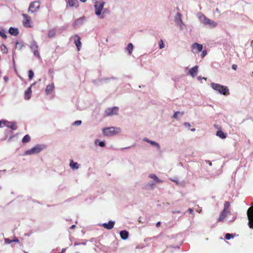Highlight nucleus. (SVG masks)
I'll return each mask as SVG.
<instances>
[{"instance_id": "38", "label": "nucleus", "mask_w": 253, "mask_h": 253, "mask_svg": "<svg viewBox=\"0 0 253 253\" xmlns=\"http://www.w3.org/2000/svg\"><path fill=\"white\" fill-rule=\"evenodd\" d=\"M234 237V235L231 233H226L225 235V239L226 240H230Z\"/></svg>"}, {"instance_id": "35", "label": "nucleus", "mask_w": 253, "mask_h": 253, "mask_svg": "<svg viewBox=\"0 0 253 253\" xmlns=\"http://www.w3.org/2000/svg\"><path fill=\"white\" fill-rule=\"evenodd\" d=\"M0 49L3 53L6 54L8 52V49L6 46L4 44H2L1 45Z\"/></svg>"}, {"instance_id": "37", "label": "nucleus", "mask_w": 253, "mask_h": 253, "mask_svg": "<svg viewBox=\"0 0 253 253\" xmlns=\"http://www.w3.org/2000/svg\"><path fill=\"white\" fill-rule=\"evenodd\" d=\"M0 36L4 39H6L7 38V35L5 34V31L4 29L0 30Z\"/></svg>"}, {"instance_id": "22", "label": "nucleus", "mask_w": 253, "mask_h": 253, "mask_svg": "<svg viewBox=\"0 0 253 253\" xmlns=\"http://www.w3.org/2000/svg\"><path fill=\"white\" fill-rule=\"evenodd\" d=\"M54 85L53 84H48L46 86L45 88V92L47 94L50 93L53 90Z\"/></svg>"}, {"instance_id": "56", "label": "nucleus", "mask_w": 253, "mask_h": 253, "mask_svg": "<svg viewBox=\"0 0 253 253\" xmlns=\"http://www.w3.org/2000/svg\"><path fill=\"white\" fill-rule=\"evenodd\" d=\"M188 211L191 214H194V210L192 209H189Z\"/></svg>"}, {"instance_id": "46", "label": "nucleus", "mask_w": 253, "mask_h": 253, "mask_svg": "<svg viewBox=\"0 0 253 253\" xmlns=\"http://www.w3.org/2000/svg\"><path fill=\"white\" fill-rule=\"evenodd\" d=\"M7 123L6 120H1L0 121V127H1V125L3 124L5 126V124Z\"/></svg>"}, {"instance_id": "23", "label": "nucleus", "mask_w": 253, "mask_h": 253, "mask_svg": "<svg viewBox=\"0 0 253 253\" xmlns=\"http://www.w3.org/2000/svg\"><path fill=\"white\" fill-rule=\"evenodd\" d=\"M30 47L32 51L38 50L39 46L35 41H33L30 45Z\"/></svg>"}, {"instance_id": "57", "label": "nucleus", "mask_w": 253, "mask_h": 253, "mask_svg": "<svg viewBox=\"0 0 253 253\" xmlns=\"http://www.w3.org/2000/svg\"><path fill=\"white\" fill-rule=\"evenodd\" d=\"M175 213H181V212L179 211H172V213L174 214Z\"/></svg>"}, {"instance_id": "20", "label": "nucleus", "mask_w": 253, "mask_h": 253, "mask_svg": "<svg viewBox=\"0 0 253 253\" xmlns=\"http://www.w3.org/2000/svg\"><path fill=\"white\" fill-rule=\"evenodd\" d=\"M216 135L221 139H225L227 137V134L220 129L217 131Z\"/></svg>"}, {"instance_id": "62", "label": "nucleus", "mask_w": 253, "mask_h": 253, "mask_svg": "<svg viewBox=\"0 0 253 253\" xmlns=\"http://www.w3.org/2000/svg\"><path fill=\"white\" fill-rule=\"evenodd\" d=\"M22 16H23V17L24 18V19L26 18L27 17H29V16H28L27 14H22Z\"/></svg>"}, {"instance_id": "1", "label": "nucleus", "mask_w": 253, "mask_h": 253, "mask_svg": "<svg viewBox=\"0 0 253 253\" xmlns=\"http://www.w3.org/2000/svg\"><path fill=\"white\" fill-rule=\"evenodd\" d=\"M211 85L214 90L217 91L221 94L225 96L229 94V90L227 86L214 83H212Z\"/></svg>"}, {"instance_id": "43", "label": "nucleus", "mask_w": 253, "mask_h": 253, "mask_svg": "<svg viewBox=\"0 0 253 253\" xmlns=\"http://www.w3.org/2000/svg\"><path fill=\"white\" fill-rule=\"evenodd\" d=\"M15 54V51L13 50V51H12V63H13V66L14 68L15 67V62L14 60Z\"/></svg>"}, {"instance_id": "48", "label": "nucleus", "mask_w": 253, "mask_h": 253, "mask_svg": "<svg viewBox=\"0 0 253 253\" xmlns=\"http://www.w3.org/2000/svg\"><path fill=\"white\" fill-rule=\"evenodd\" d=\"M86 244V243L85 242H82V243H77V242H75L74 243V246H78V245H85Z\"/></svg>"}, {"instance_id": "16", "label": "nucleus", "mask_w": 253, "mask_h": 253, "mask_svg": "<svg viewBox=\"0 0 253 253\" xmlns=\"http://www.w3.org/2000/svg\"><path fill=\"white\" fill-rule=\"evenodd\" d=\"M229 212L226 211H222L220 214L219 217L218 218L217 221L218 222H223L224 221V219L227 216L228 213Z\"/></svg>"}, {"instance_id": "3", "label": "nucleus", "mask_w": 253, "mask_h": 253, "mask_svg": "<svg viewBox=\"0 0 253 253\" xmlns=\"http://www.w3.org/2000/svg\"><path fill=\"white\" fill-rule=\"evenodd\" d=\"M121 129L120 127L110 126L103 128V133L107 136H113L121 132Z\"/></svg>"}, {"instance_id": "10", "label": "nucleus", "mask_w": 253, "mask_h": 253, "mask_svg": "<svg viewBox=\"0 0 253 253\" xmlns=\"http://www.w3.org/2000/svg\"><path fill=\"white\" fill-rule=\"evenodd\" d=\"M85 20V17L83 16L77 19H76L73 23V26L76 27V26H81L83 24Z\"/></svg>"}, {"instance_id": "15", "label": "nucleus", "mask_w": 253, "mask_h": 253, "mask_svg": "<svg viewBox=\"0 0 253 253\" xmlns=\"http://www.w3.org/2000/svg\"><path fill=\"white\" fill-rule=\"evenodd\" d=\"M5 126L13 130H15L17 128V126H16V124L15 122H8L7 121V123L5 124Z\"/></svg>"}, {"instance_id": "51", "label": "nucleus", "mask_w": 253, "mask_h": 253, "mask_svg": "<svg viewBox=\"0 0 253 253\" xmlns=\"http://www.w3.org/2000/svg\"><path fill=\"white\" fill-rule=\"evenodd\" d=\"M197 79H198V80L199 81H201V80H203V79H204V80H207V78H205V77H201V76H199V77H197Z\"/></svg>"}, {"instance_id": "34", "label": "nucleus", "mask_w": 253, "mask_h": 253, "mask_svg": "<svg viewBox=\"0 0 253 253\" xmlns=\"http://www.w3.org/2000/svg\"><path fill=\"white\" fill-rule=\"evenodd\" d=\"M110 79H113V80H116L117 79L116 78L114 77H111L110 78H102L101 79H99L98 80V82H102V81H104L106 83H108V81L110 80Z\"/></svg>"}, {"instance_id": "33", "label": "nucleus", "mask_w": 253, "mask_h": 253, "mask_svg": "<svg viewBox=\"0 0 253 253\" xmlns=\"http://www.w3.org/2000/svg\"><path fill=\"white\" fill-rule=\"evenodd\" d=\"M183 114H184L183 112H180L179 111H177L174 113V114H173V115L172 116V118H174V119H178V115H180V116H182Z\"/></svg>"}, {"instance_id": "27", "label": "nucleus", "mask_w": 253, "mask_h": 253, "mask_svg": "<svg viewBox=\"0 0 253 253\" xmlns=\"http://www.w3.org/2000/svg\"><path fill=\"white\" fill-rule=\"evenodd\" d=\"M79 164L77 162H74L73 160H71L70 163V167L72 169H78L79 168Z\"/></svg>"}, {"instance_id": "25", "label": "nucleus", "mask_w": 253, "mask_h": 253, "mask_svg": "<svg viewBox=\"0 0 253 253\" xmlns=\"http://www.w3.org/2000/svg\"><path fill=\"white\" fill-rule=\"evenodd\" d=\"M133 45L132 43H129L127 44V46L126 47V50L128 51V55H130L132 53V50L133 49Z\"/></svg>"}, {"instance_id": "52", "label": "nucleus", "mask_w": 253, "mask_h": 253, "mask_svg": "<svg viewBox=\"0 0 253 253\" xmlns=\"http://www.w3.org/2000/svg\"><path fill=\"white\" fill-rule=\"evenodd\" d=\"M232 68L234 70H236L237 69V65L236 64H233L232 66Z\"/></svg>"}, {"instance_id": "54", "label": "nucleus", "mask_w": 253, "mask_h": 253, "mask_svg": "<svg viewBox=\"0 0 253 253\" xmlns=\"http://www.w3.org/2000/svg\"><path fill=\"white\" fill-rule=\"evenodd\" d=\"M3 79L5 82H7L8 81L9 78L7 76H5L4 77Z\"/></svg>"}, {"instance_id": "63", "label": "nucleus", "mask_w": 253, "mask_h": 253, "mask_svg": "<svg viewBox=\"0 0 253 253\" xmlns=\"http://www.w3.org/2000/svg\"><path fill=\"white\" fill-rule=\"evenodd\" d=\"M75 227H76V225H72L70 227V229H74Z\"/></svg>"}, {"instance_id": "28", "label": "nucleus", "mask_w": 253, "mask_h": 253, "mask_svg": "<svg viewBox=\"0 0 253 253\" xmlns=\"http://www.w3.org/2000/svg\"><path fill=\"white\" fill-rule=\"evenodd\" d=\"M30 17H27L26 18L24 19V20L23 21V25L25 27H31V25H30Z\"/></svg>"}, {"instance_id": "44", "label": "nucleus", "mask_w": 253, "mask_h": 253, "mask_svg": "<svg viewBox=\"0 0 253 253\" xmlns=\"http://www.w3.org/2000/svg\"><path fill=\"white\" fill-rule=\"evenodd\" d=\"M4 242L5 244H10L12 242V240H10L9 238H5Z\"/></svg>"}, {"instance_id": "26", "label": "nucleus", "mask_w": 253, "mask_h": 253, "mask_svg": "<svg viewBox=\"0 0 253 253\" xmlns=\"http://www.w3.org/2000/svg\"><path fill=\"white\" fill-rule=\"evenodd\" d=\"M56 33V30L55 29H51L48 31L47 36L49 38H53L55 35Z\"/></svg>"}, {"instance_id": "12", "label": "nucleus", "mask_w": 253, "mask_h": 253, "mask_svg": "<svg viewBox=\"0 0 253 253\" xmlns=\"http://www.w3.org/2000/svg\"><path fill=\"white\" fill-rule=\"evenodd\" d=\"M115 223L114 221L110 220L108 223H103L102 226L108 230H111L114 227Z\"/></svg>"}, {"instance_id": "30", "label": "nucleus", "mask_w": 253, "mask_h": 253, "mask_svg": "<svg viewBox=\"0 0 253 253\" xmlns=\"http://www.w3.org/2000/svg\"><path fill=\"white\" fill-rule=\"evenodd\" d=\"M31 140V137L29 134L25 135L22 138V142L23 143L29 142Z\"/></svg>"}, {"instance_id": "61", "label": "nucleus", "mask_w": 253, "mask_h": 253, "mask_svg": "<svg viewBox=\"0 0 253 253\" xmlns=\"http://www.w3.org/2000/svg\"><path fill=\"white\" fill-rule=\"evenodd\" d=\"M66 251V249L65 248H63L62 249V250H61V252H59L58 253H64V252H65Z\"/></svg>"}, {"instance_id": "19", "label": "nucleus", "mask_w": 253, "mask_h": 253, "mask_svg": "<svg viewBox=\"0 0 253 253\" xmlns=\"http://www.w3.org/2000/svg\"><path fill=\"white\" fill-rule=\"evenodd\" d=\"M76 38H77V39L75 40L74 42L78 48V50H80L82 45V43L81 42V38L78 35H76Z\"/></svg>"}, {"instance_id": "2", "label": "nucleus", "mask_w": 253, "mask_h": 253, "mask_svg": "<svg viewBox=\"0 0 253 253\" xmlns=\"http://www.w3.org/2000/svg\"><path fill=\"white\" fill-rule=\"evenodd\" d=\"M199 18L201 22L203 23L204 25L206 26L208 25L211 28H213L217 26V23L215 21L208 18V17L205 16V15L201 13H199Z\"/></svg>"}, {"instance_id": "60", "label": "nucleus", "mask_w": 253, "mask_h": 253, "mask_svg": "<svg viewBox=\"0 0 253 253\" xmlns=\"http://www.w3.org/2000/svg\"><path fill=\"white\" fill-rule=\"evenodd\" d=\"M236 218V216H233L232 220H230L229 222H233Z\"/></svg>"}, {"instance_id": "21", "label": "nucleus", "mask_w": 253, "mask_h": 253, "mask_svg": "<svg viewBox=\"0 0 253 253\" xmlns=\"http://www.w3.org/2000/svg\"><path fill=\"white\" fill-rule=\"evenodd\" d=\"M31 94H32V89H31V86H30L25 91V98L27 99H29L31 98Z\"/></svg>"}, {"instance_id": "17", "label": "nucleus", "mask_w": 253, "mask_h": 253, "mask_svg": "<svg viewBox=\"0 0 253 253\" xmlns=\"http://www.w3.org/2000/svg\"><path fill=\"white\" fill-rule=\"evenodd\" d=\"M120 237L123 240H126L129 235V233L126 230H122L120 232Z\"/></svg>"}, {"instance_id": "13", "label": "nucleus", "mask_w": 253, "mask_h": 253, "mask_svg": "<svg viewBox=\"0 0 253 253\" xmlns=\"http://www.w3.org/2000/svg\"><path fill=\"white\" fill-rule=\"evenodd\" d=\"M199 67L197 65L191 68L189 71V74L192 77H195L198 74Z\"/></svg>"}, {"instance_id": "4", "label": "nucleus", "mask_w": 253, "mask_h": 253, "mask_svg": "<svg viewBox=\"0 0 253 253\" xmlns=\"http://www.w3.org/2000/svg\"><path fill=\"white\" fill-rule=\"evenodd\" d=\"M45 148L46 146L44 144H37L31 149L26 151L24 155H30L35 154H38Z\"/></svg>"}, {"instance_id": "59", "label": "nucleus", "mask_w": 253, "mask_h": 253, "mask_svg": "<svg viewBox=\"0 0 253 253\" xmlns=\"http://www.w3.org/2000/svg\"><path fill=\"white\" fill-rule=\"evenodd\" d=\"M48 73L49 74H53V69H50L48 71Z\"/></svg>"}, {"instance_id": "49", "label": "nucleus", "mask_w": 253, "mask_h": 253, "mask_svg": "<svg viewBox=\"0 0 253 253\" xmlns=\"http://www.w3.org/2000/svg\"><path fill=\"white\" fill-rule=\"evenodd\" d=\"M184 126L186 127H190L191 126L190 124L188 122H185L184 123Z\"/></svg>"}, {"instance_id": "32", "label": "nucleus", "mask_w": 253, "mask_h": 253, "mask_svg": "<svg viewBox=\"0 0 253 253\" xmlns=\"http://www.w3.org/2000/svg\"><path fill=\"white\" fill-rule=\"evenodd\" d=\"M78 2V0H68V4L70 7L74 6L76 3Z\"/></svg>"}, {"instance_id": "39", "label": "nucleus", "mask_w": 253, "mask_h": 253, "mask_svg": "<svg viewBox=\"0 0 253 253\" xmlns=\"http://www.w3.org/2000/svg\"><path fill=\"white\" fill-rule=\"evenodd\" d=\"M109 12V10L107 8H105V9H103V10H102V13H101V15H100V18H101V19H103L105 17V15L104 14L105 13H107Z\"/></svg>"}, {"instance_id": "24", "label": "nucleus", "mask_w": 253, "mask_h": 253, "mask_svg": "<svg viewBox=\"0 0 253 253\" xmlns=\"http://www.w3.org/2000/svg\"><path fill=\"white\" fill-rule=\"evenodd\" d=\"M149 177L153 179L157 183H160L162 181L161 180H160L155 174L153 173L150 174L149 175Z\"/></svg>"}, {"instance_id": "55", "label": "nucleus", "mask_w": 253, "mask_h": 253, "mask_svg": "<svg viewBox=\"0 0 253 253\" xmlns=\"http://www.w3.org/2000/svg\"><path fill=\"white\" fill-rule=\"evenodd\" d=\"M12 242L19 243V241L17 238H15L13 240H12Z\"/></svg>"}, {"instance_id": "6", "label": "nucleus", "mask_w": 253, "mask_h": 253, "mask_svg": "<svg viewBox=\"0 0 253 253\" xmlns=\"http://www.w3.org/2000/svg\"><path fill=\"white\" fill-rule=\"evenodd\" d=\"M247 214L249 220L248 225L250 228L253 229V208H249Z\"/></svg>"}, {"instance_id": "47", "label": "nucleus", "mask_w": 253, "mask_h": 253, "mask_svg": "<svg viewBox=\"0 0 253 253\" xmlns=\"http://www.w3.org/2000/svg\"><path fill=\"white\" fill-rule=\"evenodd\" d=\"M159 47L160 49H162L164 47V44L162 40H161V42L159 43Z\"/></svg>"}, {"instance_id": "5", "label": "nucleus", "mask_w": 253, "mask_h": 253, "mask_svg": "<svg viewBox=\"0 0 253 253\" xmlns=\"http://www.w3.org/2000/svg\"><path fill=\"white\" fill-rule=\"evenodd\" d=\"M105 2L103 0H99L94 2V7L95 9V14L99 16L101 15V13L103 10Z\"/></svg>"}, {"instance_id": "40", "label": "nucleus", "mask_w": 253, "mask_h": 253, "mask_svg": "<svg viewBox=\"0 0 253 253\" xmlns=\"http://www.w3.org/2000/svg\"><path fill=\"white\" fill-rule=\"evenodd\" d=\"M34 76V72L32 70H29L28 71L29 79L30 80H31L33 78Z\"/></svg>"}, {"instance_id": "7", "label": "nucleus", "mask_w": 253, "mask_h": 253, "mask_svg": "<svg viewBox=\"0 0 253 253\" xmlns=\"http://www.w3.org/2000/svg\"><path fill=\"white\" fill-rule=\"evenodd\" d=\"M118 111L119 107L115 106L107 108L105 111V113L107 116H112L113 115H118Z\"/></svg>"}, {"instance_id": "8", "label": "nucleus", "mask_w": 253, "mask_h": 253, "mask_svg": "<svg viewBox=\"0 0 253 253\" xmlns=\"http://www.w3.org/2000/svg\"><path fill=\"white\" fill-rule=\"evenodd\" d=\"M181 17L182 14L179 12H177L174 16V20L176 24L179 26L180 29L182 30L183 28L182 26L184 25V23L182 20Z\"/></svg>"}, {"instance_id": "45", "label": "nucleus", "mask_w": 253, "mask_h": 253, "mask_svg": "<svg viewBox=\"0 0 253 253\" xmlns=\"http://www.w3.org/2000/svg\"><path fill=\"white\" fill-rule=\"evenodd\" d=\"M207 54V51L206 50H204L203 51H202V52L201 54V56L202 57V58L205 57Z\"/></svg>"}, {"instance_id": "41", "label": "nucleus", "mask_w": 253, "mask_h": 253, "mask_svg": "<svg viewBox=\"0 0 253 253\" xmlns=\"http://www.w3.org/2000/svg\"><path fill=\"white\" fill-rule=\"evenodd\" d=\"M33 52L34 55L35 56H37L39 59H40L41 58V56H40V53L39 52L38 49L34 50V51H33Z\"/></svg>"}, {"instance_id": "18", "label": "nucleus", "mask_w": 253, "mask_h": 253, "mask_svg": "<svg viewBox=\"0 0 253 253\" xmlns=\"http://www.w3.org/2000/svg\"><path fill=\"white\" fill-rule=\"evenodd\" d=\"M192 47L193 49H197L198 52L202 51L203 48V45L197 42H195L193 43L192 45Z\"/></svg>"}, {"instance_id": "58", "label": "nucleus", "mask_w": 253, "mask_h": 253, "mask_svg": "<svg viewBox=\"0 0 253 253\" xmlns=\"http://www.w3.org/2000/svg\"><path fill=\"white\" fill-rule=\"evenodd\" d=\"M161 223V222H160V221H158V222H157V223H156V227H159L160 226Z\"/></svg>"}, {"instance_id": "11", "label": "nucleus", "mask_w": 253, "mask_h": 253, "mask_svg": "<svg viewBox=\"0 0 253 253\" xmlns=\"http://www.w3.org/2000/svg\"><path fill=\"white\" fill-rule=\"evenodd\" d=\"M143 141L144 142H146L149 144H150L151 145L153 146H155L158 149H160L161 147L159 144L156 141L151 140L146 137H145L143 139Z\"/></svg>"}, {"instance_id": "9", "label": "nucleus", "mask_w": 253, "mask_h": 253, "mask_svg": "<svg viewBox=\"0 0 253 253\" xmlns=\"http://www.w3.org/2000/svg\"><path fill=\"white\" fill-rule=\"evenodd\" d=\"M40 6V4L39 1H35L30 4L29 7V11L34 13L36 10L39 9Z\"/></svg>"}, {"instance_id": "36", "label": "nucleus", "mask_w": 253, "mask_h": 253, "mask_svg": "<svg viewBox=\"0 0 253 253\" xmlns=\"http://www.w3.org/2000/svg\"><path fill=\"white\" fill-rule=\"evenodd\" d=\"M229 207H230V202H228V201L225 202L224 203V205L223 211L229 212V211L228 210Z\"/></svg>"}, {"instance_id": "29", "label": "nucleus", "mask_w": 253, "mask_h": 253, "mask_svg": "<svg viewBox=\"0 0 253 253\" xmlns=\"http://www.w3.org/2000/svg\"><path fill=\"white\" fill-rule=\"evenodd\" d=\"M95 144L98 145L101 147H104L105 146V142L104 141H100L99 139H96L95 140Z\"/></svg>"}, {"instance_id": "14", "label": "nucleus", "mask_w": 253, "mask_h": 253, "mask_svg": "<svg viewBox=\"0 0 253 253\" xmlns=\"http://www.w3.org/2000/svg\"><path fill=\"white\" fill-rule=\"evenodd\" d=\"M8 33L11 36H17L19 34V31L17 28L10 27L8 30Z\"/></svg>"}, {"instance_id": "31", "label": "nucleus", "mask_w": 253, "mask_h": 253, "mask_svg": "<svg viewBox=\"0 0 253 253\" xmlns=\"http://www.w3.org/2000/svg\"><path fill=\"white\" fill-rule=\"evenodd\" d=\"M15 44H16V47L15 48L19 47V50H21L22 48L23 47H25V45H24V44L23 43V42L20 43L18 41H16L15 42Z\"/></svg>"}, {"instance_id": "53", "label": "nucleus", "mask_w": 253, "mask_h": 253, "mask_svg": "<svg viewBox=\"0 0 253 253\" xmlns=\"http://www.w3.org/2000/svg\"><path fill=\"white\" fill-rule=\"evenodd\" d=\"M15 136V135H13L12 136H11L10 137H9L8 139V142H10L12 141L13 138Z\"/></svg>"}, {"instance_id": "64", "label": "nucleus", "mask_w": 253, "mask_h": 253, "mask_svg": "<svg viewBox=\"0 0 253 253\" xmlns=\"http://www.w3.org/2000/svg\"><path fill=\"white\" fill-rule=\"evenodd\" d=\"M36 84V82H35L33 84H32L30 86H31V87L33 86V85H35Z\"/></svg>"}, {"instance_id": "42", "label": "nucleus", "mask_w": 253, "mask_h": 253, "mask_svg": "<svg viewBox=\"0 0 253 253\" xmlns=\"http://www.w3.org/2000/svg\"><path fill=\"white\" fill-rule=\"evenodd\" d=\"M82 121L81 120H77V121H75L73 125H74V126H80L82 124Z\"/></svg>"}, {"instance_id": "50", "label": "nucleus", "mask_w": 253, "mask_h": 253, "mask_svg": "<svg viewBox=\"0 0 253 253\" xmlns=\"http://www.w3.org/2000/svg\"><path fill=\"white\" fill-rule=\"evenodd\" d=\"M8 133L12 134V132L11 130H8L7 133L5 135V136L3 138V140H6L7 139V134Z\"/></svg>"}]
</instances>
